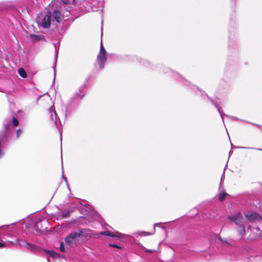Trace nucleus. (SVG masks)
<instances>
[{"instance_id": "1", "label": "nucleus", "mask_w": 262, "mask_h": 262, "mask_svg": "<svg viewBox=\"0 0 262 262\" xmlns=\"http://www.w3.org/2000/svg\"><path fill=\"white\" fill-rule=\"evenodd\" d=\"M228 219L236 225L235 230L240 236L249 234L248 238L250 239L262 236V231L258 228L252 227L251 225H248L247 228H246L241 213L238 212L232 216H229Z\"/></svg>"}, {"instance_id": "29", "label": "nucleus", "mask_w": 262, "mask_h": 262, "mask_svg": "<svg viewBox=\"0 0 262 262\" xmlns=\"http://www.w3.org/2000/svg\"><path fill=\"white\" fill-rule=\"evenodd\" d=\"M230 118L234 120H239V119L234 116H230Z\"/></svg>"}, {"instance_id": "26", "label": "nucleus", "mask_w": 262, "mask_h": 262, "mask_svg": "<svg viewBox=\"0 0 262 262\" xmlns=\"http://www.w3.org/2000/svg\"><path fill=\"white\" fill-rule=\"evenodd\" d=\"M156 226H158V227H159L160 228H162L163 229H165V228L164 226L160 225V224L157 223V224H155L154 225V230H155V227Z\"/></svg>"}, {"instance_id": "34", "label": "nucleus", "mask_w": 262, "mask_h": 262, "mask_svg": "<svg viewBox=\"0 0 262 262\" xmlns=\"http://www.w3.org/2000/svg\"><path fill=\"white\" fill-rule=\"evenodd\" d=\"M57 52L56 51V60L57 59Z\"/></svg>"}, {"instance_id": "3", "label": "nucleus", "mask_w": 262, "mask_h": 262, "mask_svg": "<svg viewBox=\"0 0 262 262\" xmlns=\"http://www.w3.org/2000/svg\"><path fill=\"white\" fill-rule=\"evenodd\" d=\"M97 62L100 69H103L104 64L106 61V51L104 48L102 42L100 44V49L98 55H97Z\"/></svg>"}, {"instance_id": "35", "label": "nucleus", "mask_w": 262, "mask_h": 262, "mask_svg": "<svg viewBox=\"0 0 262 262\" xmlns=\"http://www.w3.org/2000/svg\"><path fill=\"white\" fill-rule=\"evenodd\" d=\"M66 112H67V110L66 111ZM65 115L67 116V113H66Z\"/></svg>"}, {"instance_id": "24", "label": "nucleus", "mask_w": 262, "mask_h": 262, "mask_svg": "<svg viewBox=\"0 0 262 262\" xmlns=\"http://www.w3.org/2000/svg\"><path fill=\"white\" fill-rule=\"evenodd\" d=\"M60 250L61 252H64L66 251V248L64 247V244L63 242H61L60 243Z\"/></svg>"}, {"instance_id": "9", "label": "nucleus", "mask_w": 262, "mask_h": 262, "mask_svg": "<svg viewBox=\"0 0 262 262\" xmlns=\"http://www.w3.org/2000/svg\"><path fill=\"white\" fill-rule=\"evenodd\" d=\"M11 122V119L9 118L6 119L3 122L4 129L0 132V134L3 132L5 133V139L6 138L7 130L10 125Z\"/></svg>"}, {"instance_id": "13", "label": "nucleus", "mask_w": 262, "mask_h": 262, "mask_svg": "<svg viewBox=\"0 0 262 262\" xmlns=\"http://www.w3.org/2000/svg\"><path fill=\"white\" fill-rule=\"evenodd\" d=\"M46 252L48 253L51 257H52L54 259L57 258H63V256L54 252L53 251H46Z\"/></svg>"}, {"instance_id": "10", "label": "nucleus", "mask_w": 262, "mask_h": 262, "mask_svg": "<svg viewBox=\"0 0 262 262\" xmlns=\"http://www.w3.org/2000/svg\"><path fill=\"white\" fill-rule=\"evenodd\" d=\"M30 38L33 42H37L41 40H45L44 36L41 34H31L30 35Z\"/></svg>"}, {"instance_id": "27", "label": "nucleus", "mask_w": 262, "mask_h": 262, "mask_svg": "<svg viewBox=\"0 0 262 262\" xmlns=\"http://www.w3.org/2000/svg\"><path fill=\"white\" fill-rule=\"evenodd\" d=\"M109 246H111V247H115V248H121V247L117 245H115V244H109Z\"/></svg>"}, {"instance_id": "19", "label": "nucleus", "mask_w": 262, "mask_h": 262, "mask_svg": "<svg viewBox=\"0 0 262 262\" xmlns=\"http://www.w3.org/2000/svg\"><path fill=\"white\" fill-rule=\"evenodd\" d=\"M218 239L222 242L223 245L227 246L230 245V243L226 239H223L221 237H219Z\"/></svg>"}, {"instance_id": "16", "label": "nucleus", "mask_w": 262, "mask_h": 262, "mask_svg": "<svg viewBox=\"0 0 262 262\" xmlns=\"http://www.w3.org/2000/svg\"><path fill=\"white\" fill-rule=\"evenodd\" d=\"M70 211L69 210L66 209L64 210L61 214V218H67L69 217Z\"/></svg>"}, {"instance_id": "36", "label": "nucleus", "mask_w": 262, "mask_h": 262, "mask_svg": "<svg viewBox=\"0 0 262 262\" xmlns=\"http://www.w3.org/2000/svg\"><path fill=\"white\" fill-rule=\"evenodd\" d=\"M260 150L262 151V148H261V149H260Z\"/></svg>"}, {"instance_id": "31", "label": "nucleus", "mask_w": 262, "mask_h": 262, "mask_svg": "<svg viewBox=\"0 0 262 262\" xmlns=\"http://www.w3.org/2000/svg\"><path fill=\"white\" fill-rule=\"evenodd\" d=\"M190 85L192 86V88H193V89H194V90H195V89H196V90H198V88L196 86H194V85H192V84H190Z\"/></svg>"}, {"instance_id": "18", "label": "nucleus", "mask_w": 262, "mask_h": 262, "mask_svg": "<svg viewBox=\"0 0 262 262\" xmlns=\"http://www.w3.org/2000/svg\"><path fill=\"white\" fill-rule=\"evenodd\" d=\"M42 221H44V222H46V220L45 219H42V220H38L36 222H35V226L36 227V228L37 229V230H39L41 226H40V224L41 223V222Z\"/></svg>"}, {"instance_id": "15", "label": "nucleus", "mask_w": 262, "mask_h": 262, "mask_svg": "<svg viewBox=\"0 0 262 262\" xmlns=\"http://www.w3.org/2000/svg\"><path fill=\"white\" fill-rule=\"evenodd\" d=\"M152 234L153 233H152L145 232V231H139V232H136L134 233L135 235H138L142 236L150 235H152Z\"/></svg>"}, {"instance_id": "2", "label": "nucleus", "mask_w": 262, "mask_h": 262, "mask_svg": "<svg viewBox=\"0 0 262 262\" xmlns=\"http://www.w3.org/2000/svg\"><path fill=\"white\" fill-rule=\"evenodd\" d=\"M82 235L81 231H74L71 232L65 238V242L69 247L77 245L79 242V238Z\"/></svg>"}, {"instance_id": "11", "label": "nucleus", "mask_w": 262, "mask_h": 262, "mask_svg": "<svg viewBox=\"0 0 262 262\" xmlns=\"http://www.w3.org/2000/svg\"><path fill=\"white\" fill-rule=\"evenodd\" d=\"M53 16L54 20L57 23H60L63 18V15L61 14L60 12L58 10L54 11Z\"/></svg>"}, {"instance_id": "7", "label": "nucleus", "mask_w": 262, "mask_h": 262, "mask_svg": "<svg viewBox=\"0 0 262 262\" xmlns=\"http://www.w3.org/2000/svg\"><path fill=\"white\" fill-rule=\"evenodd\" d=\"M11 243H13L14 245H18L20 246L24 247L27 249H30L32 247V245L28 243L27 241L23 239H17L15 241V243L11 242Z\"/></svg>"}, {"instance_id": "25", "label": "nucleus", "mask_w": 262, "mask_h": 262, "mask_svg": "<svg viewBox=\"0 0 262 262\" xmlns=\"http://www.w3.org/2000/svg\"><path fill=\"white\" fill-rule=\"evenodd\" d=\"M174 75L177 77H178L179 78H181L182 79L183 81H184L185 82V83L188 84V85H189L190 84V83L189 82H188L187 80L184 79L183 78L181 77V76L177 73H174Z\"/></svg>"}, {"instance_id": "28", "label": "nucleus", "mask_w": 262, "mask_h": 262, "mask_svg": "<svg viewBox=\"0 0 262 262\" xmlns=\"http://www.w3.org/2000/svg\"><path fill=\"white\" fill-rule=\"evenodd\" d=\"M241 148H248V149H255L258 150H260L261 148H251V147H241Z\"/></svg>"}, {"instance_id": "6", "label": "nucleus", "mask_w": 262, "mask_h": 262, "mask_svg": "<svg viewBox=\"0 0 262 262\" xmlns=\"http://www.w3.org/2000/svg\"><path fill=\"white\" fill-rule=\"evenodd\" d=\"M99 234L116 237L118 238H121L123 237V234L119 232H116L115 233H113L111 231H105L100 232Z\"/></svg>"}, {"instance_id": "17", "label": "nucleus", "mask_w": 262, "mask_h": 262, "mask_svg": "<svg viewBox=\"0 0 262 262\" xmlns=\"http://www.w3.org/2000/svg\"><path fill=\"white\" fill-rule=\"evenodd\" d=\"M19 75L23 78H26L27 77V74L25 70L23 68H19L18 70Z\"/></svg>"}, {"instance_id": "8", "label": "nucleus", "mask_w": 262, "mask_h": 262, "mask_svg": "<svg viewBox=\"0 0 262 262\" xmlns=\"http://www.w3.org/2000/svg\"><path fill=\"white\" fill-rule=\"evenodd\" d=\"M49 112L50 114V117L52 121L56 124H57V120L59 119L58 115H57L54 105L51 106L49 109Z\"/></svg>"}, {"instance_id": "23", "label": "nucleus", "mask_w": 262, "mask_h": 262, "mask_svg": "<svg viewBox=\"0 0 262 262\" xmlns=\"http://www.w3.org/2000/svg\"><path fill=\"white\" fill-rule=\"evenodd\" d=\"M63 4H70L74 0H60Z\"/></svg>"}, {"instance_id": "12", "label": "nucleus", "mask_w": 262, "mask_h": 262, "mask_svg": "<svg viewBox=\"0 0 262 262\" xmlns=\"http://www.w3.org/2000/svg\"><path fill=\"white\" fill-rule=\"evenodd\" d=\"M5 139V133L3 132L0 134V159L2 158L5 152L2 149V143Z\"/></svg>"}, {"instance_id": "14", "label": "nucleus", "mask_w": 262, "mask_h": 262, "mask_svg": "<svg viewBox=\"0 0 262 262\" xmlns=\"http://www.w3.org/2000/svg\"><path fill=\"white\" fill-rule=\"evenodd\" d=\"M209 99L210 100L211 102L212 103V104H213L215 107H216V108L218 110V112H219V113L220 114V115H221V117L223 120V121H224V118H223V116L225 115L224 114H223L222 111V109L221 108V107L219 106V105L215 102H214V101H213L212 99Z\"/></svg>"}, {"instance_id": "20", "label": "nucleus", "mask_w": 262, "mask_h": 262, "mask_svg": "<svg viewBox=\"0 0 262 262\" xmlns=\"http://www.w3.org/2000/svg\"><path fill=\"white\" fill-rule=\"evenodd\" d=\"M227 195L228 194L225 192H221L219 194V199L220 201H222L225 199L226 196H227Z\"/></svg>"}, {"instance_id": "32", "label": "nucleus", "mask_w": 262, "mask_h": 262, "mask_svg": "<svg viewBox=\"0 0 262 262\" xmlns=\"http://www.w3.org/2000/svg\"><path fill=\"white\" fill-rule=\"evenodd\" d=\"M249 123H251L252 124H253V125H255L256 126H259V125H258V124H255V123H250V122H249Z\"/></svg>"}, {"instance_id": "30", "label": "nucleus", "mask_w": 262, "mask_h": 262, "mask_svg": "<svg viewBox=\"0 0 262 262\" xmlns=\"http://www.w3.org/2000/svg\"><path fill=\"white\" fill-rule=\"evenodd\" d=\"M5 247V245L4 243L0 242V248H3Z\"/></svg>"}, {"instance_id": "22", "label": "nucleus", "mask_w": 262, "mask_h": 262, "mask_svg": "<svg viewBox=\"0 0 262 262\" xmlns=\"http://www.w3.org/2000/svg\"><path fill=\"white\" fill-rule=\"evenodd\" d=\"M12 123L15 126H16L18 125V121L14 117H13L12 118Z\"/></svg>"}, {"instance_id": "5", "label": "nucleus", "mask_w": 262, "mask_h": 262, "mask_svg": "<svg viewBox=\"0 0 262 262\" xmlns=\"http://www.w3.org/2000/svg\"><path fill=\"white\" fill-rule=\"evenodd\" d=\"M244 214L250 223L259 222L262 220L260 215L256 212H246Z\"/></svg>"}, {"instance_id": "33", "label": "nucleus", "mask_w": 262, "mask_h": 262, "mask_svg": "<svg viewBox=\"0 0 262 262\" xmlns=\"http://www.w3.org/2000/svg\"><path fill=\"white\" fill-rule=\"evenodd\" d=\"M145 251L148 252H152L154 251V250H146Z\"/></svg>"}, {"instance_id": "21", "label": "nucleus", "mask_w": 262, "mask_h": 262, "mask_svg": "<svg viewBox=\"0 0 262 262\" xmlns=\"http://www.w3.org/2000/svg\"><path fill=\"white\" fill-rule=\"evenodd\" d=\"M22 133H23V130L21 129H18L16 130V139H18L19 138V137L21 135V134H22Z\"/></svg>"}, {"instance_id": "4", "label": "nucleus", "mask_w": 262, "mask_h": 262, "mask_svg": "<svg viewBox=\"0 0 262 262\" xmlns=\"http://www.w3.org/2000/svg\"><path fill=\"white\" fill-rule=\"evenodd\" d=\"M51 14L50 12L47 13L45 15L41 16L38 18L37 23L39 26L44 28H48L51 25Z\"/></svg>"}]
</instances>
